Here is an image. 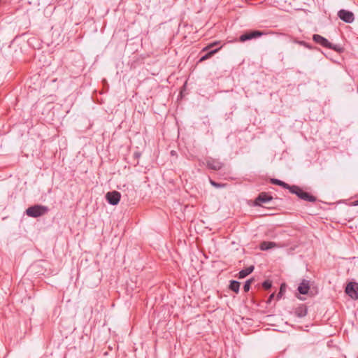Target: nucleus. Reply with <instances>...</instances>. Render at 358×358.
Segmentation results:
<instances>
[{
    "label": "nucleus",
    "instance_id": "nucleus-26",
    "mask_svg": "<svg viewBox=\"0 0 358 358\" xmlns=\"http://www.w3.org/2000/svg\"><path fill=\"white\" fill-rule=\"evenodd\" d=\"M281 293H282V288L280 289V292L278 293L277 296V299H279L281 297Z\"/></svg>",
    "mask_w": 358,
    "mask_h": 358
},
{
    "label": "nucleus",
    "instance_id": "nucleus-23",
    "mask_svg": "<svg viewBox=\"0 0 358 358\" xmlns=\"http://www.w3.org/2000/svg\"><path fill=\"white\" fill-rule=\"evenodd\" d=\"M134 156L135 157V158L138 159L141 156V153L138 152H134Z\"/></svg>",
    "mask_w": 358,
    "mask_h": 358
},
{
    "label": "nucleus",
    "instance_id": "nucleus-16",
    "mask_svg": "<svg viewBox=\"0 0 358 358\" xmlns=\"http://www.w3.org/2000/svg\"><path fill=\"white\" fill-rule=\"evenodd\" d=\"M229 289L236 293H238L240 289V282L236 280H231L230 282Z\"/></svg>",
    "mask_w": 358,
    "mask_h": 358
},
{
    "label": "nucleus",
    "instance_id": "nucleus-19",
    "mask_svg": "<svg viewBox=\"0 0 358 358\" xmlns=\"http://www.w3.org/2000/svg\"><path fill=\"white\" fill-rule=\"evenodd\" d=\"M272 286V282L269 280H266L265 281L263 282L262 283V287L265 289H268L271 287Z\"/></svg>",
    "mask_w": 358,
    "mask_h": 358
},
{
    "label": "nucleus",
    "instance_id": "nucleus-25",
    "mask_svg": "<svg viewBox=\"0 0 358 358\" xmlns=\"http://www.w3.org/2000/svg\"><path fill=\"white\" fill-rule=\"evenodd\" d=\"M352 205L354 206H358V199L357 200H355V201H353Z\"/></svg>",
    "mask_w": 358,
    "mask_h": 358
},
{
    "label": "nucleus",
    "instance_id": "nucleus-6",
    "mask_svg": "<svg viewBox=\"0 0 358 358\" xmlns=\"http://www.w3.org/2000/svg\"><path fill=\"white\" fill-rule=\"evenodd\" d=\"M338 16L341 20L347 23H352L355 20L353 13L344 9L340 10L338 12Z\"/></svg>",
    "mask_w": 358,
    "mask_h": 358
},
{
    "label": "nucleus",
    "instance_id": "nucleus-5",
    "mask_svg": "<svg viewBox=\"0 0 358 358\" xmlns=\"http://www.w3.org/2000/svg\"><path fill=\"white\" fill-rule=\"evenodd\" d=\"M120 198L121 194L117 191L108 192L106 195L107 201L113 206L117 205L120 202Z\"/></svg>",
    "mask_w": 358,
    "mask_h": 358
},
{
    "label": "nucleus",
    "instance_id": "nucleus-12",
    "mask_svg": "<svg viewBox=\"0 0 358 358\" xmlns=\"http://www.w3.org/2000/svg\"><path fill=\"white\" fill-rule=\"evenodd\" d=\"M277 246L275 242L263 241L259 245V248L262 251L268 250Z\"/></svg>",
    "mask_w": 358,
    "mask_h": 358
},
{
    "label": "nucleus",
    "instance_id": "nucleus-18",
    "mask_svg": "<svg viewBox=\"0 0 358 358\" xmlns=\"http://www.w3.org/2000/svg\"><path fill=\"white\" fill-rule=\"evenodd\" d=\"M209 181H210V183L211 184V185H213V187H215L216 188L224 187L226 186V184L218 183L211 179H210Z\"/></svg>",
    "mask_w": 358,
    "mask_h": 358
},
{
    "label": "nucleus",
    "instance_id": "nucleus-1",
    "mask_svg": "<svg viewBox=\"0 0 358 358\" xmlns=\"http://www.w3.org/2000/svg\"><path fill=\"white\" fill-rule=\"evenodd\" d=\"M289 192L292 194H296L299 199L308 202H315L317 198L310 194L308 192L303 191L300 187L297 185H292Z\"/></svg>",
    "mask_w": 358,
    "mask_h": 358
},
{
    "label": "nucleus",
    "instance_id": "nucleus-7",
    "mask_svg": "<svg viewBox=\"0 0 358 358\" xmlns=\"http://www.w3.org/2000/svg\"><path fill=\"white\" fill-rule=\"evenodd\" d=\"M206 164L208 169L214 171H218L221 169L224 165L222 162L212 157L207 158Z\"/></svg>",
    "mask_w": 358,
    "mask_h": 358
},
{
    "label": "nucleus",
    "instance_id": "nucleus-17",
    "mask_svg": "<svg viewBox=\"0 0 358 358\" xmlns=\"http://www.w3.org/2000/svg\"><path fill=\"white\" fill-rule=\"evenodd\" d=\"M254 279L251 278L245 281L244 286H243V290L244 292H247L250 290V285L253 282Z\"/></svg>",
    "mask_w": 358,
    "mask_h": 358
},
{
    "label": "nucleus",
    "instance_id": "nucleus-4",
    "mask_svg": "<svg viewBox=\"0 0 358 358\" xmlns=\"http://www.w3.org/2000/svg\"><path fill=\"white\" fill-rule=\"evenodd\" d=\"M358 289V285L356 282H350L347 284L345 287V293L351 297L352 299H358V292L357 289Z\"/></svg>",
    "mask_w": 358,
    "mask_h": 358
},
{
    "label": "nucleus",
    "instance_id": "nucleus-2",
    "mask_svg": "<svg viewBox=\"0 0 358 358\" xmlns=\"http://www.w3.org/2000/svg\"><path fill=\"white\" fill-rule=\"evenodd\" d=\"M49 211L48 206L42 205H34L26 210V214L31 217H38L45 215Z\"/></svg>",
    "mask_w": 358,
    "mask_h": 358
},
{
    "label": "nucleus",
    "instance_id": "nucleus-10",
    "mask_svg": "<svg viewBox=\"0 0 358 358\" xmlns=\"http://www.w3.org/2000/svg\"><path fill=\"white\" fill-rule=\"evenodd\" d=\"M308 313V309L306 305L302 304L294 309V314L298 317H303Z\"/></svg>",
    "mask_w": 358,
    "mask_h": 358
},
{
    "label": "nucleus",
    "instance_id": "nucleus-20",
    "mask_svg": "<svg viewBox=\"0 0 358 358\" xmlns=\"http://www.w3.org/2000/svg\"><path fill=\"white\" fill-rule=\"evenodd\" d=\"M327 48L334 50L336 52H341L342 50V48L338 45H334L331 43H330V47H327Z\"/></svg>",
    "mask_w": 358,
    "mask_h": 358
},
{
    "label": "nucleus",
    "instance_id": "nucleus-27",
    "mask_svg": "<svg viewBox=\"0 0 358 358\" xmlns=\"http://www.w3.org/2000/svg\"><path fill=\"white\" fill-rule=\"evenodd\" d=\"M304 46H305L306 48H308V49H311V48H312L311 45H309V44H308V43H306V45H304Z\"/></svg>",
    "mask_w": 358,
    "mask_h": 358
},
{
    "label": "nucleus",
    "instance_id": "nucleus-9",
    "mask_svg": "<svg viewBox=\"0 0 358 358\" xmlns=\"http://www.w3.org/2000/svg\"><path fill=\"white\" fill-rule=\"evenodd\" d=\"M313 40L316 43L322 45L324 48L330 47V42L326 38H324L319 34H314L313 36Z\"/></svg>",
    "mask_w": 358,
    "mask_h": 358
},
{
    "label": "nucleus",
    "instance_id": "nucleus-8",
    "mask_svg": "<svg viewBox=\"0 0 358 358\" xmlns=\"http://www.w3.org/2000/svg\"><path fill=\"white\" fill-rule=\"evenodd\" d=\"M273 200V196L266 192H261L255 201L256 206H260L262 203H267Z\"/></svg>",
    "mask_w": 358,
    "mask_h": 358
},
{
    "label": "nucleus",
    "instance_id": "nucleus-21",
    "mask_svg": "<svg viewBox=\"0 0 358 358\" xmlns=\"http://www.w3.org/2000/svg\"><path fill=\"white\" fill-rule=\"evenodd\" d=\"M220 43V41H215V42H213L211 43H210L208 46H206V48H204L203 49V51H206V50H208L210 48H212L214 46H216L217 45H219Z\"/></svg>",
    "mask_w": 358,
    "mask_h": 358
},
{
    "label": "nucleus",
    "instance_id": "nucleus-14",
    "mask_svg": "<svg viewBox=\"0 0 358 358\" xmlns=\"http://www.w3.org/2000/svg\"><path fill=\"white\" fill-rule=\"evenodd\" d=\"M255 269L254 266H250L245 269H243L238 273V278L243 279L250 274Z\"/></svg>",
    "mask_w": 358,
    "mask_h": 358
},
{
    "label": "nucleus",
    "instance_id": "nucleus-13",
    "mask_svg": "<svg viewBox=\"0 0 358 358\" xmlns=\"http://www.w3.org/2000/svg\"><path fill=\"white\" fill-rule=\"evenodd\" d=\"M270 182L271 184L273 185H279L285 189H290V187H292V185L285 182L284 181H282L279 179H276V178H271L270 180Z\"/></svg>",
    "mask_w": 358,
    "mask_h": 358
},
{
    "label": "nucleus",
    "instance_id": "nucleus-24",
    "mask_svg": "<svg viewBox=\"0 0 358 358\" xmlns=\"http://www.w3.org/2000/svg\"><path fill=\"white\" fill-rule=\"evenodd\" d=\"M295 42L299 43V44H300V45H303V46H304V45H306V43L305 41H296Z\"/></svg>",
    "mask_w": 358,
    "mask_h": 358
},
{
    "label": "nucleus",
    "instance_id": "nucleus-22",
    "mask_svg": "<svg viewBox=\"0 0 358 358\" xmlns=\"http://www.w3.org/2000/svg\"><path fill=\"white\" fill-rule=\"evenodd\" d=\"M274 296H275V294L274 293L271 294L267 300V303H270L271 302V301L273 299Z\"/></svg>",
    "mask_w": 358,
    "mask_h": 358
},
{
    "label": "nucleus",
    "instance_id": "nucleus-11",
    "mask_svg": "<svg viewBox=\"0 0 358 358\" xmlns=\"http://www.w3.org/2000/svg\"><path fill=\"white\" fill-rule=\"evenodd\" d=\"M310 289L309 281L303 280L298 287V291L301 294H306Z\"/></svg>",
    "mask_w": 358,
    "mask_h": 358
},
{
    "label": "nucleus",
    "instance_id": "nucleus-3",
    "mask_svg": "<svg viewBox=\"0 0 358 358\" xmlns=\"http://www.w3.org/2000/svg\"><path fill=\"white\" fill-rule=\"evenodd\" d=\"M264 33L263 31H259V30H253L250 31L245 32L241 35L239 37V41L240 42H245L248 40H252L253 38H259L262 36H263Z\"/></svg>",
    "mask_w": 358,
    "mask_h": 358
},
{
    "label": "nucleus",
    "instance_id": "nucleus-15",
    "mask_svg": "<svg viewBox=\"0 0 358 358\" xmlns=\"http://www.w3.org/2000/svg\"><path fill=\"white\" fill-rule=\"evenodd\" d=\"M221 48H222V46L209 51L208 52H207L206 55H204L203 56H202L200 58L199 62H201L205 61V60L210 58L214 54L217 52L221 49Z\"/></svg>",
    "mask_w": 358,
    "mask_h": 358
}]
</instances>
